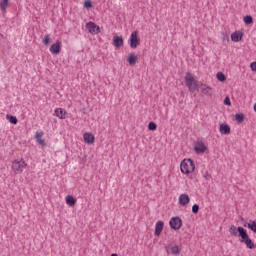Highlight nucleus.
I'll list each match as a JSON object with an SVG mask.
<instances>
[{
  "mask_svg": "<svg viewBox=\"0 0 256 256\" xmlns=\"http://www.w3.org/2000/svg\"><path fill=\"white\" fill-rule=\"evenodd\" d=\"M126 61L129 63V65H135L137 63V55H135V53L129 54Z\"/></svg>",
  "mask_w": 256,
  "mask_h": 256,
  "instance_id": "nucleus-17",
  "label": "nucleus"
},
{
  "mask_svg": "<svg viewBox=\"0 0 256 256\" xmlns=\"http://www.w3.org/2000/svg\"><path fill=\"white\" fill-rule=\"evenodd\" d=\"M43 45H45L46 47L49 45V43H51V37H49V35H45L43 40H42Z\"/></svg>",
  "mask_w": 256,
  "mask_h": 256,
  "instance_id": "nucleus-29",
  "label": "nucleus"
},
{
  "mask_svg": "<svg viewBox=\"0 0 256 256\" xmlns=\"http://www.w3.org/2000/svg\"><path fill=\"white\" fill-rule=\"evenodd\" d=\"M216 78L220 83H225V81H227V76H225L223 72H217Z\"/></svg>",
  "mask_w": 256,
  "mask_h": 256,
  "instance_id": "nucleus-22",
  "label": "nucleus"
},
{
  "mask_svg": "<svg viewBox=\"0 0 256 256\" xmlns=\"http://www.w3.org/2000/svg\"><path fill=\"white\" fill-rule=\"evenodd\" d=\"M110 256H119V255H117V253H113Z\"/></svg>",
  "mask_w": 256,
  "mask_h": 256,
  "instance_id": "nucleus-37",
  "label": "nucleus"
},
{
  "mask_svg": "<svg viewBox=\"0 0 256 256\" xmlns=\"http://www.w3.org/2000/svg\"><path fill=\"white\" fill-rule=\"evenodd\" d=\"M86 29H88L89 33H95L96 35L98 33H101V29L99 28V25L95 24V22H88L86 23Z\"/></svg>",
  "mask_w": 256,
  "mask_h": 256,
  "instance_id": "nucleus-6",
  "label": "nucleus"
},
{
  "mask_svg": "<svg viewBox=\"0 0 256 256\" xmlns=\"http://www.w3.org/2000/svg\"><path fill=\"white\" fill-rule=\"evenodd\" d=\"M192 213H194V215H197V213H199V204H194L192 206Z\"/></svg>",
  "mask_w": 256,
  "mask_h": 256,
  "instance_id": "nucleus-30",
  "label": "nucleus"
},
{
  "mask_svg": "<svg viewBox=\"0 0 256 256\" xmlns=\"http://www.w3.org/2000/svg\"><path fill=\"white\" fill-rule=\"evenodd\" d=\"M83 7H84V9H87L89 11V9H91L93 7V1L84 0Z\"/></svg>",
  "mask_w": 256,
  "mask_h": 256,
  "instance_id": "nucleus-25",
  "label": "nucleus"
},
{
  "mask_svg": "<svg viewBox=\"0 0 256 256\" xmlns=\"http://www.w3.org/2000/svg\"><path fill=\"white\" fill-rule=\"evenodd\" d=\"M55 115H56V117H59L60 119H65V117L67 115V111H65V109H63V108H57L55 110Z\"/></svg>",
  "mask_w": 256,
  "mask_h": 256,
  "instance_id": "nucleus-18",
  "label": "nucleus"
},
{
  "mask_svg": "<svg viewBox=\"0 0 256 256\" xmlns=\"http://www.w3.org/2000/svg\"><path fill=\"white\" fill-rule=\"evenodd\" d=\"M194 151L197 154L205 153V151H207V146L203 141H198L194 145Z\"/></svg>",
  "mask_w": 256,
  "mask_h": 256,
  "instance_id": "nucleus-7",
  "label": "nucleus"
},
{
  "mask_svg": "<svg viewBox=\"0 0 256 256\" xmlns=\"http://www.w3.org/2000/svg\"><path fill=\"white\" fill-rule=\"evenodd\" d=\"M139 33L137 30L133 31L130 35V38L128 40L129 46L131 49H137L139 45H141V40L139 39Z\"/></svg>",
  "mask_w": 256,
  "mask_h": 256,
  "instance_id": "nucleus-3",
  "label": "nucleus"
},
{
  "mask_svg": "<svg viewBox=\"0 0 256 256\" xmlns=\"http://www.w3.org/2000/svg\"><path fill=\"white\" fill-rule=\"evenodd\" d=\"M224 105H227L228 107H231V98H229V96L225 97Z\"/></svg>",
  "mask_w": 256,
  "mask_h": 256,
  "instance_id": "nucleus-32",
  "label": "nucleus"
},
{
  "mask_svg": "<svg viewBox=\"0 0 256 256\" xmlns=\"http://www.w3.org/2000/svg\"><path fill=\"white\" fill-rule=\"evenodd\" d=\"M178 201L179 205H181L182 207H187V205H189V202L191 201V198H189L188 194H181Z\"/></svg>",
  "mask_w": 256,
  "mask_h": 256,
  "instance_id": "nucleus-11",
  "label": "nucleus"
},
{
  "mask_svg": "<svg viewBox=\"0 0 256 256\" xmlns=\"http://www.w3.org/2000/svg\"><path fill=\"white\" fill-rule=\"evenodd\" d=\"M43 132H36L35 139L39 145H42V147H45L47 143H45V140H42Z\"/></svg>",
  "mask_w": 256,
  "mask_h": 256,
  "instance_id": "nucleus-19",
  "label": "nucleus"
},
{
  "mask_svg": "<svg viewBox=\"0 0 256 256\" xmlns=\"http://www.w3.org/2000/svg\"><path fill=\"white\" fill-rule=\"evenodd\" d=\"M163 227H165V222H163L162 220L156 222L154 230L155 237H159L161 233H163Z\"/></svg>",
  "mask_w": 256,
  "mask_h": 256,
  "instance_id": "nucleus-9",
  "label": "nucleus"
},
{
  "mask_svg": "<svg viewBox=\"0 0 256 256\" xmlns=\"http://www.w3.org/2000/svg\"><path fill=\"white\" fill-rule=\"evenodd\" d=\"M180 171L184 175H189L190 173H193V171H195V161H193V159L190 158H185L180 163Z\"/></svg>",
  "mask_w": 256,
  "mask_h": 256,
  "instance_id": "nucleus-2",
  "label": "nucleus"
},
{
  "mask_svg": "<svg viewBox=\"0 0 256 256\" xmlns=\"http://www.w3.org/2000/svg\"><path fill=\"white\" fill-rule=\"evenodd\" d=\"M123 43H124L123 37L117 36V35L113 37V45L117 49H119V47H123Z\"/></svg>",
  "mask_w": 256,
  "mask_h": 256,
  "instance_id": "nucleus-15",
  "label": "nucleus"
},
{
  "mask_svg": "<svg viewBox=\"0 0 256 256\" xmlns=\"http://www.w3.org/2000/svg\"><path fill=\"white\" fill-rule=\"evenodd\" d=\"M76 203L77 200L72 195L66 196V205H68L69 207H75Z\"/></svg>",
  "mask_w": 256,
  "mask_h": 256,
  "instance_id": "nucleus-20",
  "label": "nucleus"
},
{
  "mask_svg": "<svg viewBox=\"0 0 256 256\" xmlns=\"http://www.w3.org/2000/svg\"><path fill=\"white\" fill-rule=\"evenodd\" d=\"M7 7H9V0H1L0 1L1 11H7Z\"/></svg>",
  "mask_w": 256,
  "mask_h": 256,
  "instance_id": "nucleus-23",
  "label": "nucleus"
},
{
  "mask_svg": "<svg viewBox=\"0 0 256 256\" xmlns=\"http://www.w3.org/2000/svg\"><path fill=\"white\" fill-rule=\"evenodd\" d=\"M148 129H149V131H157V124L153 121L149 122Z\"/></svg>",
  "mask_w": 256,
  "mask_h": 256,
  "instance_id": "nucleus-27",
  "label": "nucleus"
},
{
  "mask_svg": "<svg viewBox=\"0 0 256 256\" xmlns=\"http://www.w3.org/2000/svg\"><path fill=\"white\" fill-rule=\"evenodd\" d=\"M250 69H251V71L256 72V62H251Z\"/></svg>",
  "mask_w": 256,
  "mask_h": 256,
  "instance_id": "nucleus-33",
  "label": "nucleus"
},
{
  "mask_svg": "<svg viewBox=\"0 0 256 256\" xmlns=\"http://www.w3.org/2000/svg\"><path fill=\"white\" fill-rule=\"evenodd\" d=\"M243 21H244L245 25H252V23H253V16L246 15V16H244Z\"/></svg>",
  "mask_w": 256,
  "mask_h": 256,
  "instance_id": "nucleus-26",
  "label": "nucleus"
},
{
  "mask_svg": "<svg viewBox=\"0 0 256 256\" xmlns=\"http://www.w3.org/2000/svg\"><path fill=\"white\" fill-rule=\"evenodd\" d=\"M166 251H167V253H171L172 255H180L181 254V249L179 248L178 245L170 246V249H169V247L166 246Z\"/></svg>",
  "mask_w": 256,
  "mask_h": 256,
  "instance_id": "nucleus-16",
  "label": "nucleus"
},
{
  "mask_svg": "<svg viewBox=\"0 0 256 256\" xmlns=\"http://www.w3.org/2000/svg\"><path fill=\"white\" fill-rule=\"evenodd\" d=\"M251 224H248V229H251L253 233H256V221L255 220H250Z\"/></svg>",
  "mask_w": 256,
  "mask_h": 256,
  "instance_id": "nucleus-28",
  "label": "nucleus"
},
{
  "mask_svg": "<svg viewBox=\"0 0 256 256\" xmlns=\"http://www.w3.org/2000/svg\"><path fill=\"white\" fill-rule=\"evenodd\" d=\"M181 96H182V97H185V92L182 91V92H181Z\"/></svg>",
  "mask_w": 256,
  "mask_h": 256,
  "instance_id": "nucleus-36",
  "label": "nucleus"
},
{
  "mask_svg": "<svg viewBox=\"0 0 256 256\" xmlns=\"http://www.w3.org/2000/svg\"><path fill=\"white\" fill-rule=\"evenodd\" d=\"M235 121L238 123H243V121H245V115L243 113L235 114Z\"/></svg>",
  "mask_w": 256,
  "mask_h": 256,
  "instance_id": "nucleus-24",
  "label": "nucleus"
},
{
  "mask_svg": "<svg viewBox=\"0 0 256 256\" xmlns=\"http://www.w3.org/2000/svg\"><path fill=\"white\" fill-rule=\"evenodd\" d=\"M248 225H251V222H250V223L245 222V223L243 224L244 227H249Z\"/></svg>",
  "mask_w": 256,
  "mask_h": 256,
  "instance_id": "nucleus-35",
  "label": "nucleus"
},
{
  "mask_svg": "<svg viewBox=\"0 0 256 256\" xmlns=\"http://www.w3.org/2000/svg\"><path fill=\"white\" fill-rule=\"evenodd\" d=\"M243 39V31L238 30L231 34V41L234 43H239V41H242Z\"/></svg>",
  "mask_w": 256,
  "mask_h": 256,
  "instance_id": "nucleus-12",
  "label": "nucleus"
},
{
  "mask_svg": "<svg viewBox=\"0 0 256 256\" xmlns=\"http://www.w3.org/2000/svg\"><path fill=\"white\" fill-rule=\"evenodd\" d=\"M25 167H27V164L23 159L15 160L12 163V169L15 171V173H23V169H25Z\"/></svg>",
  "mask_w": 256,
  "mask_h": 256,
  "instance_id": "nucleus-5",
  "label": "nucleus"
},
{
  "mask_svg": "<svg viewBox=\"0 0 256 256\" xmlns=\"http://www.w3.org/2000/svg\"><path fill=\"white\" fill-rule=\"evenodd\" d=\"M50 53L52 55H59L61 53V41L57 40L56 43L50 46Z\"/></svg>",
  "mask_w": 256,
  "mask_h": 256,
  "instance_id": "nucleus-8",
  "label": "nucleus"
},
{
  "mask_svg": "<svg viewBox=\"0 0 256 256\" xmlns=\"http://www.w3.org/2000/svg\"><path fill=\"white\" fill-rule=\"evenodd\" d=\"M200 87H202L201 92L204 95H207L208 97H211V95H213V88H211L210 86H207L206 84H203V82H200Z\"/></svg>",
  "mask_w": 256,
  "mask_h": 256,
  "instance_id": "nucleus-14",
  "label": "nucleus"
},
{
  "mask_svg": "<svg viewBox=\"0 0 256 256\" xmlns=\"http://www.w3.org/2000/svg\"><path fill=\"white\" fill-rule=\"evenodd\" d=\"M84 143H87V145H93L95 143V135L91 132H85L84 135Z\"/></svg>",
  "mask_w": 256,
  "mask_h": 256,
  "instance_id": "nucleus-10",
  "label": "nucleus"
},
{
  "mask_svg": "<svg viewBox=\"0 0 256 256\" xmlns=\"http://www.w3.org/2000/svg\"><path fill=\"white\" fill-rule=\"evenodd\" d=\"M6 119L7 121H9V123H11L12 125H17V123H19V120L17 119V116H13L11 114H7L6 115Z\"/></svg>",
  "mask_w": 256,
  "mask_h": 256,
  "instance_id": "nucleus-21",
  "label": "nucleus"
},
{
  "mask_svg": "<svg viewBox=\"0 0 256 256\" xmlns=\"http://www.w3.org/2000/svg\"><path fill=\"white\" fill-rule=\"evenodd\" d=\"M219 131H220L221 135H230L231 134V126H229V124L222 123L219 126Z\"/></svg>",
  "mask_w": 256,
  "mask_h": 256,
  "instance_id": "nucleus-13",
  "label": "nucleus"
},
{
  "mask_svg": "<svg viewBox=\"0 0 256 256\" xmlns=\"http://www.w3.org/2000/svg\"><path fill=\"white\" fill-rule=\"evenodd\" d=\"M184 83L186 87H188V91L190 93H195L201 86V82L195 80V77H193L191 72L186 73V76L184 77Z\"/></svg>",
  "mask_w": 256,
  "mask_h": 256,
  "instance_id": "nucleus-1",
  "label": "nucleus"
},
{
  "mask_svg": "<svg viewBox=\"0 0 256 256\" xmlns=\"http://www.w3.org/2000/svg\"><path fill=\"white\" fill-rule=\"evenodd\" d=\"M222 41H223V43H229V35L223 33L222 34Z\"/></svg>",
  "mask_w": 256,
  "mask_h": 256,
  "instance_id": "nucleus-31",
  "label": "nucleus"
},
{
  "mask_svg": "<svg viewBox=\"0 0 256 256\" xmlns=\"http://www.w3.org/2000/svg\"><path fill=\"white\" fill-rule=\"evenodd\" d=\"M169 225L174 231H179V229L183 227V220L178 216L172 217L169 221Z\"/></svg>",
  "mask_w": 256,
  "mask_h": 256,
  "instance_id": "nucleus-4",
  "label": "nucleus"
},
{
  "mask_svg": "<svg viewBox=\"0 0 256 256\" xmlns=\"http://www.w3.org/2000/svg\"><path fill=\"white\" fill-rule=\"evenodd\" d=\"M204 177L209 181V179H211V174H209V172H205Z\"/></svg>",
  "mask_w": 256,
  "mask_h": 256,
  "instance_id": "nucleus-34",
  "label": "nucleus"
}]
</instances>
